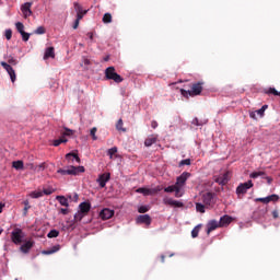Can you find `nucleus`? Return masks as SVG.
<instances>
[{"label": "nucleus", "instance_id": "1", "mask_svg": "<svg viewBox=\"0 0 280 280\" xmlns=\"http://www.w3.org/2000/svg\"><path fill=\"white\" fill-rule=\"evenodd\" d=\"M205 83L203 82H195L190 85V90H185V89H182L180 90V93L184 97H188V95L190 97H196V95H200V93H202V85Z\"/></svg>", "mask_w": 280, "mask_h": 280}, {"label": "nucleus", "instance_id": "2", "mask_svg": "<svg viewBox=\"0 0 280 280\" xmlns=\"http://www.w3.org/2000/svg\"><path fill=\"white\" fill-rule=\"evenodd\" d=\"M84 166H69L67 170L59 168L57 174H61V176H78V174H84Z\"/></svg>", "mask_w": 280, "mask_h": 280}, {"label": "nucleus", "instance_id": "3", "mask_svg": "<svg viewBox=\"0 0 280 280\" xmlns=\"http://www.w3.org/2000/svg\"><path fill=\"white\" fill-rule=\"evenodd\" d=\"M201 200L206 207L213 209L218 200V196L215 195V192L206 191L201 195Z\"/></svg>", "mask_w": 280, "mask_h": 280}, {"label": "nucleus", "instance_id": "4", "mask_svg": "<svg viewBox=\"0 0 280 280\" xmlns=\"http://www.w3.org/2000/svg\"><path fill=\"white\" fill-rule=\"evenodd\" d=\"M105 78L106 80H113L116 84H121V82H124V78L116 73L115 67H108L105 69Z\"/></svg>", "mask_w": 280, "mask_h": 280}, {"label": "nucleus", "instance_id": "5", "mask_svg": "<svg viewBox=\"0 0 280 280\" xmlns=\"http://www.w3.org/2000/svg\"><path fill=\"white\" fill-rule=\"evenodd\" d=\"M23 237H25V233H23V230H21L20 228H15L11 232V242H13V244H16V245L22 244Z\"/></svg>", "mask_w": 280, "mask_h": 280}, {"label": "nucleus", "instance_id": "6", "mask_svg": "<svg viewBox=\"0 0 280 280\" xmlns=\"http://www.w3.org/2000/svg\"><path fill=\"white\" fill-rule=\"evenodd\" d=\"M189 176H191V173L184 172L180 176L176 178L175 186L177 187L179 192L183 191V187L187 184Z\"/></svg>", "mask_w": 280, "mask_h": 280}, {"label": "nucleus", "instance_id": "7", "mask_svg": "<svg viewBox=\"0 0 280 280\" xmlns=\"http://www.w3.org/2000/svg\"><path fill=\"white\" fill-rule=\"evenodd\" d=\"M253 187V180L240 184L236 188V194L238 197L244 196Z\"/></svg>", "mask_w": 280, "mask_h": 280}, {"label": "nucleus", "instance_id": "8", "mask_svg": "<svg viewBox=\"0 0 280 280\" xmlns=\"http://www.w3.org/2000/svg\"><path fill=\"white\" fill-rule=\"evenodd\" d=\"M213 180L214 183H218V185H222V186L228 185L229 180H231L230 173L225 172L221 175H215L213 177Z\"/></svg>", "mask_w": 280, "mask_h": 280}, {"label": "nucleus", "instance_id": "9", "mask_svg": "<svg viewBox=\"0 0 280 280\" xmlns=\"http://www.w3.org/2000/svg\"><path fill=\"white\" fill-rule=\"evenodd\" d=\"M0 65L7 71V73L10 75L11 82H13V83L16 82V72L14 71V68H12V66H10V63H8L5 61H1Z\"/></svg>", "mask_w": 280, "mask_h": 280}, {"label": "nucleus", "instance_id": "10", "mask_svg": "<svg viewBox=\"0 0 280 280\" xmlns=\"http://www.w3.org/2000/svg\"><path fill=\"white\" fill-rule=\"evenodd\" d=\"M33 4H34L33 2H26V3L21 5V12H22L24 19H27L28 16H32V14H33L32 5Z\"/></svg>", "mask_w": 280, "mask_h": 280}, {"label": "nucleus", "instance_id": "11", "mask_svg": "<svg viewBox=\"0 0 280 280\" xmlns=\"http://www.w3.org/2000/svg\"><path fill=\"white\" fill-rule=\"evenodd\" d=\"M164 205H168V207H176L178 209L185 207V205L182 201L174 200L172 198L165 197L163 199Z\"/></svg>", "mask_w": 280, "mask_h": 280}, {"label": "nucleus", "instance_id": "12", "mask_svg": "<svg viewBox=\"0 0 280 280\" xmlns=\"http://www.w3.org/2000/svg\"><path fill=\"white\" fill-rule=\"evenodd\" d=\"M110 180V173L101 174L96 179L101 188L106 187V184Z\"/></svg>", "mask_w": 280, "mask_h": 280}, {"label": "nucleus", "instance_id": "13", "mask_svg": "<svg viewBox=\"0 0 280 280\" xmlns=\"http://www.w3.org/2000/svg\"><path fill=\"white\" fill-rule=\"evenodd\" d=\"M159 191H161L160 187L154 189L141 187L137 189V194H143V196H153V194H159Z\"/></svg>", "mask_w": 280, "mask_h": 280}, {"label": "nucleus", "instance_id": "14", "mask_svg": "<svg viewBox=\"0 0 280 280\" xmlns=\"http://www.w3.org/2000/svg\"><path fill=\"white\" fill-rule=\"evenodd\" d=\"M164 191L166 194H174L175 192V198H183V192H180V190L178 189L176 184L172 185V186H167L166 188H164Z\"/></svg>", "mask_w": 280, "mask_h": 280}, {"label": "nucleus", "instance_id": "15", "mask_svg": "<svg viewBox=\"0 0 280 280\" xmlns=\"http://www.w3.org/2000/svg\"><path fill=\"white\" fill-rule=\"evenodd\" d=\"M277 200H279V196L271 195L264 198H256L255 202H262V205H268L269 202H277Z\"/></svg>", "mask_w": 280, "mask_h": 280}, {"label": "nucleus", "instance_id": "16", "mask_svg": "<svg viewBox=\"0 0 280 280\" xmlns=\"http://www.w3.org/2000/svg\"><path fill=\"white\" fill-rule=\"evenodd\" d=\"M137 224H147L150 226L152 224V218L149 214H141L136 220Z\"/></svg>", "mask_w": 280, "mask_h": 280}, {"label": "nucleus", "instance_id": "17", "mask_svg": "<svg viewBox=\"0 0 280 280\" xmlns=\"http://www.w3.org/2000/svg\"><path fill=\"white\" fill-rule=\"evenodd\" d=\"M113 215H115V210H112V209H108V208H104L100 212L101 220H110V218H113Z\"/></svg>", "mask_w": 280, "mask_h": 280}, {"label": "nucleus", "instance_id": "18", "mask_svg": "<svg viewBox=\"0 0 280 280\" xmlns=\"http://www.w3.org/2000/svg\"><path fill=\"white\" fill-rule=\"evenodd\" d=\"M220 222H218L217 220H211L208 222L207 224V234L209 235L211 232L215 231V229H220Z\"/></svg>", "mask_w": 280, "mask_h": 280}, {"label": "nucleus", "instance_id": "19", "mask_svg": "<svg viewBox=\"0 0 280 280\" xmlns=\"http://www.w3.org/2000/svg\"><path fill=\"white\" fill-rule=\"evenodd\" d=\"M79 211L85 215H89V211H91V202L83 201L79 205Z\"/></svg>", "mask_w": 280, "mask_h": 280}, {"label": "nucleus", "instance_id": "20", "mask_svg": "<svg viewBox=\"0 0 280 280\" xmlns=\"http://www.w3.org/2000/svg\"><path fill=\"white\" fill-rule=\"evenodd\" d=\"M33 247H34V242L27 241L23 245H21L20 250L21 253H24L25 255H27V253H30V250H32Z\"/></svg>", "mask_w": 280, "mask_h": 280}, {"label": "nucleus", "instance_id": "21", "mask_svg": "<svg viewBox=\"0 0 280 280\" xmlns=\"http://www.w3.org/2000/svg\"><path fill=\"white\" fill-rule=\"evenodd\" d=\"M159 141V136L158 135H151L144 140V145L145 148H151V145H154Z\"/></svg>", "mask_w": 280, "mask_h": 280}, {"label": "nucleus", "instance_id": "22", "mask_svg": "<svg viewBox=\"0 0 280 280\" xmlns=\"http://www.w3.org/2000/svg\"><path fill=\"white\" fill-rule=\"evenodd\" d=\"M231 222H233V218L229 217V215H223L220 218L219 224L220 226H229V224H231Z\"/></svg>", "mask_w": 280, "mask_h": 280}, {"label": "nucleus", "instance_id": "23", "mask_svg": "<svg viewBox=\"0 0 280 280\" xmlns=\"http://www.w3.org/2000/svg\"><path fill=\"white\" fill-rule=\"evenodd\" d=\"M48 58H56V52L54 47H48L44 55V60H48Z\"/></svg>", "mask_w": 280, "mask_h": 280}, {"label": "nucleus", "instance_id": "24", "mask_svg": "<svg viewBox=\"0 0 280 280\" xmlns=\"http://www.w3.org/2000/svg\"><path fill=\"white\" fill-rule=\"evenodd\" d=\"M264 93L266 95H275L276 97H280V92L277 91V89H275V88H269L267 90H264Z\"/></svg>", "mask_w": 280, "mask_h": 280}, {"label": "nucleus", "instance_id": "25", "mask_svg": "<svg viewBox=\"0 0 280 280\" xmlns=\"http://www.w3.org/2000/svg\"><path fill=\"white\" fill-rule=\"evenodd\" d=\"M12 167H14V170H25V164L23 163V161L18 160V161H13L12 162Z\"/></svg>", "mask_w": 280, "mask_h": 280}, {"label": "nucleus", "instance_id": "26", "mask_svg": "<svg viewBox=\"0 0 280 280\" xmlns=\"http://www.w3.org/2000/svg\"><path fill=\"white\" fill-rule=\"evenodd\" d=\"M259 176H261L262 178L266 177V172L264 171H255L253 173L249 174V178H259Z\"/></svg>", "mask_w": 280, "mask_h": 280}, {"label": "nucleus", "instance_id": "27", "mask_svg": "<svg viewBox=\"0 0 280 280\" xmlns=\"http://www.w3.org/2000/svg\"><path fill=\"white\" fill-rule=\"evenodd\" d=\"M60 250V245H55L50 249L44 250L43 255H54V253H58Z\"/></svg>", "mask_w": 280, "mask_h": 280}, {"label": "nucleus", "instance_id": "28", "mask_svg": "<svg viewBox=\"0 0 280 280\" xmlns=\"http://www.w3.org/2000/svg\"><path fill=\"white\" fill-rule=\"evenodd\" d=\"M57 200L61 207H69V199H67L65 196H57Z\"/></svg>", "mask_w": 280, "mask_h": 280}, {"label": "nucleus", "instance_id": "29", "mask_svg": "<svg viewBox=\"0 0 280 280\" xmlns=\"http://www.w3.org/2000/svg\"><path fill=\"white\" fill-rule=\"evenodd\" d=\"M66 159H67V161H71V159H72V161L74 160V161H77V163H80V156H78V154H75V153H67Z\"/></svg>", "mask_w": 280, "mask_h": 280}, {"label": "nucleus", "instance_id": "30", "mask_svg": "<svg viewBox=\"0 0 280 280\" xmlns=\"http://www.w3.org/2000/svg\"><path fill=\"white\" fill-rule=\"evenodd\" d=\"M4 58L9 65H13V66L19 65V61H16V59L12 57V55H9V56L7 55L4 56Z\"/></svg>", "mask_w": 280, "mask_h": 280}, {"label": "nucleus", "instance_id": "31", "mask_svg": "<svg viewBox=\"0 0 280 280\" xmlns=\"http://www.w3.org/2000/svg\"><path fill=\"white\" fill-rule=\"evenodd\" d=\"M103 23L105 24L113 23V15L110 13H105L103 15Z\"/></svg>", "mask_w": 280, "mask_h": 280}, {"label": "nucleus", "instance_id": "32", "mask_svg": "<svg viewBox=\"0 0 280 280\" xmlns=\"http://www.w3.org/2000/svg\"><path fill=\"white\" fill-rule=\"evenodd\" d=\"M206 207L207 206L205 203L197 202L196 203V211H198V213H205Z\"/></svg>", "mask_w": 280, "mask_h": 280}, {"label": "nucleus", "instance_id": "33", "mask_svg": "<svg viewBox=\"0 0 280 280\" xmlns=\"http://www.w3.org/2000/svg\"><path fill=\"white\" fill-rule=\"evenodd\" d=\"M201 226H202V225L199 224V225H197V226H195V228L192 229V231H191V237H194V238L198 237V234L200 233Z\"/></svg>", "mask_w": 280, "mask_h": 280}, {"label": "nucleus", "instance_id": "34", "mask_svg": "<svg viewBox=\"0 0 280 280\" xmlns=\"http://www.w3.org/2000/svg\"><path fill=\"white\" fill-rule=\"evenodd\" d=\"M67 138L61 137L60 139L54 140L52 145H55V148H58V145H60L61 143H67Z\"/></svg>", "mask_w": 280, "mask_h": 280}, {"label": "nucleus", "instance_id": "35", "mask_svg": "<svg viewBox=\"0 0 280 280\" xmlns=\"http://www.w3.org/2000/svg\"><path fill=\"white\" fill-rule=\"evenodd\" d=\"M116 129L119 130L120 132H126V128H124V120L119 119L116 124Z\"/></svg>", "mask_w": 280, "mask_h": 280}, {"label": "nucleus", "instance_id": "36", "mask_svg": "<svg viewBox=\"0 0 280 280\" xmlns=\"http://www.w3.org/2000/svg\"><path fill=\"white\" fill-rule=\"evenodd\" d=\"M23 205H24L23 215L25 217V215H27V211H30V209H32V206H30V200H25L23 202Z\"/></svg>", "mask_w": 280, "mask_h": 280}, {"label": "nucleus", "instance_id": "37", "mask_svg": "<svg viewBox=\"0 0 280 280\" xmlns=\"http://www.w3.org/2000/svg\"><path fill=\"white\" fill-rule=\"evenodd\" d=\"M84 215H86L84 214V212H81V211L77 212L74 214V222H82V219L84 218Z\"/></svg>", "mask_w": 280, "mask_h": 280}, {"label": "nucleus", "instance_id": "38", "mask_svg": "<svg viewBox=\"0 0 280 280\" xmlns=\"http://www.w3.org/2000/svg\"><path fill=\"white\" fill-rule=\"evenodd\" d=\"M15 27H16L19 34H23L25 32V25H23V23H21V22H16Z\"/></svg>", "mask_w": 280, "mask_h": 280}, {"label": "nucleus", "instance_id": "39", "mask_svg": "<svg viewBox=\"0 0 280 280\" xmlns=\"http://www.w3.org/2000/svg\"><path fill=\"white\" fill-rule=\"evenodd\" d=\"M58 235H60V232L58 230H51L48 234L47 237L49 240L54 238V237H58Z\"/></svg>", "mask_w": 280, "mask_h": 280}, {"label": "nucleus", "instance_id": "40", "mask_svg": "<svg viewBox=\"0 0 280 280\" xmlns=\"http://www.w3.org/2000/svg\"><path fill=\"white\" fill-rule=\"evenodd\" d=\"M31 198H43V190H35L31 192Z\"/></svg>", "mask_w": 280, "mask_h": 280}, {"label": "nucleus", "instance_id": "41", "mask_svg": "<svg viewBox=\"0 0 280 280\" xmlns=\"http://www.w3.org/2000/svg\"><path fill=\"white\" fill-rule=\"evenodd\" d=\"M107 154H108V156H109L110 159H113V156H115V154H117V147H114V148L109 149V150L107 151Z\"/></svg>", "mask_w": 280, "mask_h": 280}, {"label": "nucleus", "instance_id": "42", "mask_svg": "<svg viewBox=\"0 0 280 280\" xmlns=\"http://www.w3.org/2000/svg\"><path fill=\"white\" fill-rule=\"evenodd\" d=\"M25 170H31L32 172H36L37 167L34 165V163H26Z\"/></svg>", "mask_w": 280, "mask_h": 280}, {"label": "nucleus", "instance_id": "43", "mask_svg": "<svg viewBox=\"0 0 280 280\" xmlns=\"http://www.w3.org/2000/svg\"><path fill=\"white\" fill-rule=\"evenodd\" d=\"M148 211H150L148 206H141L138 208V213H148Z\"/></svg>", "mask_w": 280, "mask_h": 280}, {"label": "nucleus", "instance_id": "44", "mask_svg": "<svg viewBox=\"0 0 280 280\" xmlns=\"http://www.w3.org/2000/svg\"><path fill=\"white\" fill-rule=\"evenodd\" d=\"M88 11H79L77 12V21H82L84 19V14H86Z\"/></svg>", "mask_w": 280, "mask_h": 280}, {"label": "nucleus", "instance_id": "45", "mask_svg": "<svg viewBox=\"0 0 280 280\" xmlns=\"http://www.w3.org/2000/svg\"><path fill=\"white\" fill-rule=\"evenodd\" d=\"M95 132H97V128L93 127L90 131L93 141H97V136H95Z\"/></svg>", "mask_w": 280, "mask_h": 280}, {"label": "nucleus", "instance_id": "46", "mask_svg": "<svg viewBox=\"0 0 280 280\" xmlns=\"http://www.w3.org/2000/svg\"><path fill=\"white\" fill-rule=\"evenodd\" d=\"M183 165H191V159L182 160L179 162V167H183Z\"/></svg>", "mask_w": 280, "mask_h": 280}, {"label": "nucleus", "instance_id": "47", "mask_svg": "<svg viewBox=\"0 0 280 280\" xmlns=\"http://www.w3.org/2000/svg\"><path fill=\"white\" fill-rule=\"evenodd\" d=\"M36 167H37L36 172H44V170L47 168V163L44 162V163L37 165Z\"/></svg>", "mask_w": 280, "mask_h": 280}, {"label": "nucleus", "instance_id": "48", "mask_svg": "<svg viewBox=\"0 0 280 280\" xmlns=\"http://www.w3.org/2000/svg\"><path fill=\"white\" fill-rule=\"evenodd\" d=\"M21 36H22V40H24V43H27V40H30L31 34L24 32V33H21Z\"/></svg>", "mask_w": 280, "mask_h": 280}, {"label": "nucleus", "instance_id": "49", "mask_svg": "<svg viewBox=\"0 0 280 280\" xmlns=\"http://www.w3.org/2000/svg\"><path fill=\"white\" fill-rule=\"evenodd\" d=\"M46 30L44 28V26H39L34 31V34H45Z\"/></svg>", "mask_w": 280, "mask_h": 280}, {"label": "nucleus", "instance_id": "50", "mask_svg": "<svg viewBox=\"0 0 280 280\" xmlns=\"http://www.w3.org/2000/svg\"><path fill=\"white\" fill-rule=\"evenodd\" d=\"M73 5H74V10H75L77 13L84 11V10L82 9V5H81L80 3L74 2Z\"/></svg>", "mask_w": 280, "mask_h": 280}, {"label": "nucleus", "instance_id": "51", "mask_svg": "<svg viewBox=\"0 0 280 280\" xmlns=\"http://www.w3.org/2000/svg\"><path fill=\"white\" fill-rule=\"evenodd\" d=\"M43 196H51V194H54V190L51 188H46L44 190H42Z\"/></svg>", "mask_w": 280, "mask_h": 280}, {"label": "nucleus", "instance_id": "52", "mask_svg": "<svg viewBox=\"0 0 280 280\" xmlns=\"http://www.w3.org/2000/svg\"><path fill=\"white\" fill-rule=\"evenodd\" d=\"M4 36L7 38V40H11L12 39V30H7L4 33Z\"/></svg>", "mask_w": 280, "mask_h": 280}, {"label": "nucleus", "instance_id": "53", "mask_svg": "<svg viewBox=\"0 0 280 280\" xmlns=\"http://www.w3.org/2000/svg\"><path fill=\"white\" fill-rule=\"evenodd\" d=\"M62 135L63 137H71V135H73V130L65 128V132Z\"/></svg>", "mask_w": 280, "mask_h": 280}, {"label": "nucleus", "instance_id": "54", "mask_svg": "<svg viewBox=\"0 0 280 280\" xmlns=\"http://www.w3.org/2000/svg\"><path fill=\"white\" fill-rule=\"evenodd\" d=\"M273 220H277L279 218V210H273L272 212Z\"/></svg>", "mask_w": 280, "mask_h": 280}, {"label": "nucleus", "instance_id": "55", "mask_svg": "<svg viewBox=\"0 0 280 280\" xmlns=\"http://www.w3.org/2000/svg\"><path fill=\"white\" fill-rule=\"evenodd\" d=\"M83 65L84 67H89L91 65V59L83 58Z\"/></svg>", "mask_w": 280, "mask_h": 280}, {"label": "nucleus", "instance_id": "56", "mask_svg": "<svg viewBox=\"0 0 280 280\" xmlns=\"http://www.w3.org/2000/svg\"><path fill=\"white\" fill-rule=\"evenodd\" d=\"M72 27L73 30H78V27H80V20H75Z\"/></svg>", "mask_w": 280, "mask_h": 280}, {"label": "nucleus", "instance_id": "57", "mask_svg": "<svg viewBox=\"0 0 280 280\" xmlns=\"http://www.w3.org/2000/svg\"><path fill=\"white\" fill-rule=\"evenodd\" d=\"M256 115H258L259 117H264L265 112L260 108V109L256 110Z\"/></svg>", "mask_w": 280, "mask_h": 280}, {"label": "nucleus", "instance_id": "58", "mask_svg": "<svg viewBox=\"0 0 280 280\" xmlns=\"http://www.w3.org/2000/svg\"><path fill=\"white\" fill-rule=\"evenodd\" d=\"M151 128H153V129L159 128V122H156V120H153V121L151 122Z\"/></svg>", "mask_w": 280, "mask_h": 280}, {"label": "nucleus", "instance_id": "59", "mask_svg": "<svg viewBox=\"0 0 280 280\" xmlns=\"http://www.w3.org/2000/svg\"><path fill=\"white\" fill-rule=\"evenodd\" d=\"M265 180H267L268 185H271L272 184V177H269L267 175H265Z\"/></svg>", "mask_w": 280, "mask_h": 280}, {"label": "nucleus", "instance_id": "60", "mask_svg": "<svg viewBox=\"0 0 280 280\" xmlns=\"http://www.w3.org/2000/svg\"><path fill=\"white\" fill-rule=\"evenodd\" d=\"M60 213H62V215H67V213H69V209H67V208H61V209H60Z\"/></svg>", "mask_w": 280, "mask_h": 280}, {"label": "nucleus", "instance_id": "61", "mask_svg": "<svg viewBox=\"0 0 280 280\" xmlns=\"http://www.w3.org/2000/svg\"><path fill=\"white\" fill-rule=\"evenodd\" d=\"M249 117H250L252 119H257V112H252V113L249 114Z\"/></svg>", "mask_w": 280, "mask_h": 280}, {"label": "nucleus", "instance_id": "62", "mask_svg": "<svg viewBox=\"0 0 280 280\" xmlns=\"http://www.w3.org/2000/svg\"><path fill=\"white\" fill-rule=\"evenodd\" d=\"M192 124H194V126H201V124L198 120V118L192 119Z\"/></svg>", "mask_w": 280, "mask_h": 280}, {"label": "nucleus", "instance_id": "63", "mask_svg": "<svg viewBox=\"0 0 280 280\" xmlns=\"http://www.w3.org/2000/svg\"><path fill=\"white\" fill-rule=\"evenodd\" d=\"M86 36L90 38L91 42H93V33H88Z\"/></svg>", "mask_w": 280, "mask_h": 280}, {"label": "nucleus", "instance_id": "64", "mask_svg": "<svg viewBox=\"0 0 280 280\" xmlns=\"http://www.w3.org/2000/svg\"><path fill=\"white\" fill-rule=\"evenodd\" d=\"M260 109L266 113V110H268V105H262V107Z\"/></svg>", "mask_w": 280, "mask_h": 280}]
</instances>
